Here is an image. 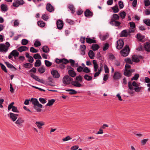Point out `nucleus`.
I'll use <instances>...</instances> for the list:
<instances>
[{"label": "nucleus", "instance_id": "nucleus-1", "mask_svg": "<svg viewBox=\"0 0 150 150\" xmlns=\"http://www.w3.org/2000/svg\"><path fill=\"white\" fill-rule=\"evenodd\" d=\"M30 101L33 105V107L37 112H40L41 111V108H42L43 106L39 103L37 99L32 98L30 100Z\"/></svg>", "mask_w": 150, "mask_h": 150}, {"label": "nucleus", "instance_id": "nucleus-2", "mask_svg": "<svg viewBox=\"0 0 150 150\" xmlns=\"http://www.w3.org/2000/svg\"><path fill=\"white\" fill-rule=\"evenodd\" d=\"M82 77L79 75L78 76H76L75 79V81H72L71 82V84L76 87H80L82 86V85L79 83V82H81L82 81Z\"/></svg>", "mask_w": 150, "mask_h": 150}, {"label": "nucleus", "instance_id": "nucleus-3", "mask_svg": "<svg viewBox=\"0 0 150 150\" xmlns=\"http://www.w3.org/2000/svg\"><path fill=\"white\" fill-rule=\"evenodd\" d=\"M73 79L70 77L68 75H66L64 76L62 79L63 83L66 85L69 84L70 82L72 81Z\"/></svg>", "mask_w": 150, "mask_h": 150}, {"label": "nucleus", "instance_id": "nucleus-4", "mask_svg": "<svg viewBox=\"0 0 150 150\" xmlns=\"http://www.w3.org/2000/svg\"><path fill=\"white\" fill-rule=\"evenodd\" d=\"M129 48V47H124V48L120 52L121 55L124 57H125L128 56L130 51Z\"/></svg>", "mask_w": 150, "mask_h": 150}, {"label": "nucleus", "instance_id": "nucleus-5", "mask_svg": "<svg viewBox=\"0 0 150 150\" xmlns=\"http://www.w3.org/2000/svg\"><path fill=\"white\" fill-rule=\"evenodd\" d=\"M24 3L25 2L23 0H14L13 3V6L14 7H18L23 5Z\"/></svg>", "mask_w": 150, "mask_h": 150}, {"label": "nucleus", "instance_id": "nucleus-6", "mask_svg": "<svg viewBox=\"0 0 150 150\" xmlns=\"http://www.w3.org/2000/svg\"><path fill=\"white\" fill-rule=\"evenodd\" d=\"M139 86V85L135 81H133L132 83L131 81H129L128 82V88L130 91H132L134 90L133 86L136 87H138Z\"/></svg>", "mask_w": 150, "mask_h": 150}, {"label": "nucleus", "instance_id": "nucleus-7", "mask_svg": "<svg viewBox=\"0 0 150 150\" xmlns=\"http://www.w3.org/2000/svg\"><path fill=\"white\" fill-rule=\"evenodd\" d=\"M122 77V74L119 71H115V72L114 74L112 76L114 80H118Z\"/></svg>", "mask_w": 150, "mask_h": 150}, {"label": "nucleus", "instance_id": "nucleus-8", "mask_svg": "<svg viewBox=\"0 0 150 150\" xmlns=\"http://www.w3.org/2000/svg\"><path fill=\"white\" fill-rule=\"evenodd\" d=\"M51 74L54 78H59L60 77V74L58 71L56 70L53 69L51 71Z\"/></svg>", "mask_w": 150, "mask_h": 150}, {"label": "nucleus", "instance_id": "nucleus-9", "mask_svg": "<svg viewBox=\"0 0 150 150\" xmlns=\"http://www.w3.org/2000/svg\"><path fill=\"white\" fill-rule=\"evenodd\" d=\"M57 28L59 30H61L62 29L64 23L63 21L60 20H59L57 21Z\"/></svg>", "mask_w": 150, "mask_h": 150}, {"label": "nucleus", "instance_id": "nucleus-10", "mask_svg": "<svg viewBox=\"0 0 150 150\" xmlns=\"http://www.w3.org/2000/svg\"><path fill=\"white\" fill-rule=\"evenodd\" d=\"M110 24L112 25H115L116 26H118L120 25L121 23L119 22L114 20L113 18H111L110 23Z\"/></svg>", "mask_w": 150, "mask_h": 150}, {"label": "nucleus", "instance_id": "nucleus-11", "mask_svg": "<svg viewBox=\"0 0 150 150\" xmlns=\"http://www.w3.org/2000/svg\"><path fill=\"white\" fill-rule=\"evenodd\" d=\"M47 10L49 12H52L54 11V8L53 6L49 3L47 4L46 6Z\"/></svg>", "mask_w": 150, "mask_h": 150}, {"label": "nucleus", "instance_id": "nucleus-12", "mask_svg": "<svg viewBox=\"0 0 150 150\" xmlns=\"http://www.w3.org/2000/svg\"><path fill=\"white\" fill-rule=\"evenodd\" d=\"M15 115V114L10 112L8 115V116L11 119H12L13 122H14L17 119V117H16Z\"/></svg>", "mask_w": 150, "mask_h": 150}, {"label": "nucleus", "instance_id": "nucleus-13", "mask_svg": "<svg viewBox=\"0 0 150 150\" xmlns=\"http://www.w3.org/2000/svg\"><path fill=\"white\" fill-rule=\"evenodd\" d=\"M24 120L22 119L21 118H19L17 120L16 122L15 123L17 125H18V127H20V126H22V123L23 122Z\"/></svg>", "mask_w": 150, "mask_h": 150}, {"label": "nucleus", "instance_id": "nucleus-14", "mask_svg": "<svg viewBox=\"0 0 150 150\" xmlns=\"http://www.w3.org/2000/svg\"><path fill=\"white\" fill-rule=\"evenodd\" d=\"M132 62L136 63H138L140 61L137 56L135 54L133 55L132 56Z\"/></svg>", "mask_w": 150, "mask_h": 150}, {"label": "nucleus", "instance_id": "nucleus-15", "mask_svg": "<svg viewBox=\"0 0 150 150\" xmlns=\"http://www.w3.org/2000/svg\"><path fill=\"white\" fill-rule=\"evenodd\" d=\"M5 63L6 64L7 67L11 69H13V71H15L17 70V69L14 67L12 64H10L8 62H5Z\"/></svg>", "mask_w": 150, "mask_h": 150}, {"label": "nucleus", "instance_id": "nucleus-16", "mask_svg": "<svg viewBox=\"0 0 150 150\" xmlns=\"http://www.w3.org/2000/svg\"><path fill=\"white\" fill-rule=\"evenodd\" d=\"M86 42L89 44L95 43H96V40H95L91 39L89 38H86Z\"/></svg>", "mask_w": 150, "mask_h": 150}, {"label": "nucleus", "instance_id": "nucleus-17", "mask_svg": "<svg viewBox=\"0 0 150 150\" xmlns=\"http://www.w3.org/2000/svg\"><path fill=\"white\" fill-rule=\"evenodd\" d=\"M85 16L86 17L91 16L93 15V13L89 9H86L84 12Z\"/></svg>", "mask_w": 150, "mask_h": 150}, {"label": "nucleus", "instance_id": "nucleus-18", "mask_svg": "<svg viewBox=\"0 0 150 150\" xmlns=\"http://www.w3.org/2000/svg\"><path fill=\"white\" fill-rule=\"evenodd\" d=\"M124 42L122 40H119L117 41L116 47H123Z\"/></svg>", "mask_w": 150, "mask_h": 150}, {"label": "nucleus", "instance_id": "nucleus-19", "mask_svg": "<svg viewBox=\"0 0 150 150\" xmlns=\"http://www.w3.org/2000/svg\"><path fill=\"white\" fill-rule=\"evenodd\" d=\"M11 54L15 58L18 56L19 53L17 50H14L11 52Z\"/></svg>", "mask_w": 150, "mask_h": 150}, {"label": "nucleus", "instance_id": "nucleus-20", "mask_svg": "<svg viewBox=\"0 0 150 150\" xmlns=\"http://www.w3.org/2000/svg\"><path fill=\"white\" fill-rule=\"evenodd\" d=\"M68 73L69 76L72 77H75L76 74L74 70H69Z\"/></svg>", "mask_w": 150, "mask_h": 150}, {"label": "nucleus", "instance_id": "nucleus-21", "mask_svg": "<svg viewBox=\"0 0 150 150\" xmlns=\"http://www.w3.org/2000/svg\"><path fill=\"white\" fill-rule=\"evenodd\" d=\"M1 10L2 11H6L8 10L7 6L6 4H2L1 6Z\"/></svg>", "mask_w": 150, "mask_h": 150}, {"label": "nucleus", "instance_id": "nucleus-22", "mask_svg": "<svg viewBox=\"0 0 150 150\" xmlns=\"http://www.w3.org/2000/svg\"><path fill=\"white\" fill-rule=\"evenodd\" d=\"M68 7L71 11L72 13H73L75 12V8L73 5L69 4L68 6Z\"/></svg>", "mask_w": 150, "mask_h": 150}, {"label": "nucleus", "instance_id": "nucleus-23", "mask_svg": "<svg viewBox=\"0 0 150 150\" xmlns=\"http://www.w3.org/2000/svg\"><path fill=\"white\" fill-rule=\"evenodd\" d=\"M88 56L91 59H93L95 57V54L92 50H90L88 52Z\"/></svg>", "mask_w": 150, "mask_h": 150}, {"label": "nucleus", "instance_id": "nucleus-24", "mask_svg": "<svg viewBox=\"0 0 150 150\" xmlns=\"http://www.w3.org/2000/svg\"><path fill=\"white\" fill-rule=\"evenodd\" d=\"M132 71H131L130 70L125 69L124 71V74L126 76L128 77L131 75L130 73L132 72Z\"/></svg>", "mask_w": 150, "mask_h": 150}, {"label": "nucleus", "instance_id": "nucleus-25", "mask_svg": "<svg viewBox=\"0 0 150 150\" xmlns=\"http://www.w3.org/2000/svg\"><path fill=\"white\" fill-rule=\"evenodd\" d=\"M137 38L140 41H142V40L144 38V36L142 35L141 34L139 33L137 35Z\"/></svg>", "mask_w": 150, "mask_h": 150}, {"label": "nucleus", "instance_id": "nucleus-26", "mask_svg": "<svg viewBox=\"0 0 150 150\" xmlns=\"http://www.w3.org/2000/svg\"><path fill=\"white\" fill-rule=\"evenodd\" d=\"M55 100L54 99H52L49 100L48 103L46 105V106H51L55 102Z\"/></svg>", "mask_w": 150, "mask_h": 150}, {"label": "nucleus", "instance_id": "nucleus-27", "mask_svg": "<svg viewBox=\"0 0 150 150\" xmlns=\"http://www.w3.org/2000/svg\"><path fill=\"white\" fill-rule=\"evenodd\" d=\"M128 34V33L126 30H124L121 33V36L122 37H127Z\"/></svg>", "mask_w": 150, "mask_h": 150}, {"label": "nucleus", "instance_id": "nucleus-28", "mask_svg": "<svg viewBox=\"0 0 150 150\" xmlns=\"http://www.w3.org/2000/svg\"><path fill=\"white\" fill-rule=\"evenodd\" d=\"M66 91H70L69 93V94L71 95L75 94L77 93L76 91L73 89H67Z\"/></svg>", "mask_w": 150, "mask_h": 150}, {"label": "nucleus", "instance_id": "nucleus-29", "mask_svg": "<svg viewBox=\"0 0 150 150\" xmlns=\"http://www.w3.org/2000/svg\"><path fill=\"white\" fill-rule=\"evenodd\" d=\"M33 64L29 63H27L23 65V67L25 68L30 69L32 67Z\"/></svg>", "mask_w": 150, "mask_h": 150}, {"label": "nucleus", "instance_id": "nucleus-30", "mask_svg": "<svg viewBox=\"0 0 150 150\" xmlns=\"http://www.w3.org/2000/svg\"><path fill=\"white\" fill-rule=\"evenodd\" d=\"M35 124L39 129H41L42 128L41 126L44 125V123L43 122H36Z\"/></svg>", "mask_w": 150, "mask_h": 150}, {"label": "nucleus", "instance_id": "nucleus-31", "mask_svg": "<svg viewBox=\"0 0 150 150\" xmlns=\"http://www.w3.org/2000/svg\"><path fill=\"white\" fill-rule=\"evenodd\" d=\"M112 9L113 11V12L115 13H117L119 11V10L117 4L115 5L114 6L112 7Z\"/></svg>", "mask_w": 150, "mask_h": 150}, {"label": "nucleus", "instance_id": "nucleus-32", "mask_svg": "<svg viewBox=\"0 0 150 150\" xmlns=\"http://www.w3.org/2000/svg\"><path fill=\"white\" fill-rule=\"evenodd\" d=\"M45 70V69L44 66H42L38 69V71L41 74L44 73Z\"/></svg>", "mask_w": 150, "mask_h": 150}, {"label": "nucleus", "instance_id": "nucleus-33", "mask_svg": "<svg viewBox=\"0 0 150 150\" xmlns=\"http://www.w3.org/2000/svg\"><path fill=\"white\" fill-rule=\"evenodd\" d=\"M86 47H80V54L82 55H84L85 54V50Z\"/></svg>", "mask_w": 150, "mask_h": 150}, {"label": "nucleus", "instance_id": "nucleus-34", "mask_svg": "<svg viewBox=\"0 0 150 150\" xmlns=\"http://www.w3.org/2000/svg\"><path fill=\"white\" fill-rule=\"evenodd\" d=\"M28 47H18L17 50L20 52L26 51L28 50Z\"/></svg>", "mask_w": 150, "mask_h": 150}, {"label": "nucleus", "instance_id": "nucleus-35", "mask_svg": "<svg viewBox=\"0 0 150 150\" xmlns=\"http://www.w3.org/2000/svg\"><path fill=\"white\" fill-rule=\"evenodd\" d=\"M83 77L85 80L88 81H90L92 79V77L88 74L85 75Z\"/></svg>", "mask_w": 150, "mask_h": 150}, {"label": "nucleus", "instance_id": "nucleus-36", "mask_svg": "<svg viewBox=\"0 0 150 150\" xmlns=\"http://www.w3.org/2000/svg\"><path fill=\"white\" fill-rule=\"evenodd\" d=\"M41 61L40 59H37L35 63L34 66L35 67H38L41 65Z\"/></svg>", "mask_w": 150, "mask_h": 150}, {"label": "nucleus", "instance_id": "nucleus-37", "mask_svg": "<svg viewBox=\"0 0 150 150\" xmlns=\"http://www.w3.org/2000/svg\"><path fill=\"white\" fill-rule=\"evenodd\" d=\"M60 62H62L61 63L63 64H67L69 62V61L66 59L63 58L61 59Z\"/></svg>", "mask_w": 150, "mask_h": 150}, {"label": "nucleus", "instance_id": "nucleus-38", "mask_svg": "<svg viewBox=\"0 0 150 150\" xmlns=\"http://www.w3.org/2000/svg\"><path fill=\"white\" fill-rule=\"evenodd\" d=\"M125 61L127 64H133V62L132 60H131V59L129 58H127L125 59Z\"/></svg>", "mask_w": 150, "mask_h": 150}, {"label": "nucleus", "instance_id": "nucleus-39", "mask_svg": "<svg viewBox=\"0 0 150 150\" xmlns=\"http://www.w3.org/2000/svg\"><path fill=\"white\" fill-rule=\"evenodd\" d=\"M38 25L40 27H43L45 26V23L42 21H38Z\"/></svg>", "mask_w": 150, "mask_h": 150}, {"label": "nucleus", "instance_id": "nucleus-40", "mask_svg": "<svg viewBox=\"0 0 150 150\" xmlns=\"http://www.w3.org/2000/svg\"><path fill=\"white\" fill-rule=\"evenodd\" d=\"M119 16L117 14L114 13L112 15V18H113L115 21L118 20L119 19Z\"/></svg>", "mask_w": 150, "mask_h": 150}, {"label": "nucleus", "instance_id": "nucleus-41", "mask_svg": "<svg viewBox=\"0 0 150 150\" xmlns=\"http://www.w3.org/2000/svg\"><path fill=\"white\" fill-rule=\"evenodd\" d=\"M0 65L1 69L4 71L5 72H7L6 68V67L2 63H0Z\"/></svg>", "mask_w": 150, "mask_h": 150}, {"label": "nucleus", "instance_id": "nucleus-42", "mask_svg": "<svg viewBox=\"0 0 150 150\" xmlns=\"http://www.w3.org/2000/svg\"><path fill=\"white\" fill-rule=\"evenodd\" d=\"M41 45L40 41L39 40H36L34 43V45L35 47L40 46Z\"/></svg>", "mask_w": 150, "mask_h": 150}, {"label": "nucleus", "instance_id": "nucleus-43", "mask_svg": "<svg viewBox=\"0 0 150 150\" xmlns=\"http://www.w3.org/2000/svg\"><path fill=\"white\" fill-rule=\"evenodd\" d=\"M139 76V74H135L134 76V77L132 78L131 80L132 81L133 80H137Z\"/></svg>", "mask_w": 150, "mask_h": 150}, {"label": "nucleus", "instance_id": "nucleus-44", "mask_svg": "<svg viewBox=\"0 0 150 150\" xmlns=\"http://www.w3.org/2000/svg\"><path fill=\"white\" fill-rule=\"evenodd\" d=\"M121 18L123 19L125 18L126 16V13L124 11H121L119 13Z\"/></svg>", "mask_w": 150, "mask_h": 150}, {"label": "nucleus", "instance_id": "nucleus-45", "mask_svg": "<svg viewBox=\"0 0 150 150\" xmlns=\"http://www.w3.org/2000/svg\"><path fill=\"white\" fill-rule=\"evenodd\" d=\"M144 23L147 26H150V20L145 19L143 20Z\"/></svg>", "mask_w": 150, "mask_h": 150}, {"label": "nucleus", "instance_id": "nucleus-46", "mask_svg": "<svg viewBox=\"0 0 150 150\" xmlns=\"http://www.w3.org/2000/svg\"><path fill=\"white\" fill-rule=\"evenodd\" d=\"M10 44L8 42H6L5 44H0V47H9Z\"/></svg>", "mask_w": 150, "mask_h": 150}, {"label": "nucleus", "instance_id": "nucleus-47", "mask_svg": "<svg viewBox=\"0 0 150 150\" xmlns=\"http://www.w3.org/2000/svg\"><path fill=\"white\" fill-rule=\"evenodd\" d=\"M45 65L47 67H50L52 65V63L48 60H45Z\"/></svg>", "mask_w": 150, "mask_h": 150}, {"label": "nucleus", "instance_id": "nucleus-48", "mask_svg": "<svg viewBox=\"0 0 150 150\" xmlns=\"http://www.w3.org/2000/svg\"><path fill=\"white\" fill-rule=\"evenodd\" d=\"M8 47H0V52H6L8 50Z\"/></svg>", "mask_w": 150, "mask_h": 150}, {"label": "nucleus", "instance_id": "nucleus-49", "mask_svg": "<svg viewBox=\"0 0 150 150\" xmlns=\"http://www.w3.org/2000/svg\"><path fill=\"white\" fill-rule=\"evenodd\" d=\"M83 71L84 72L88 73H90L91 71L88 67H85L83 69Z\"/></svg>", "mask_w": 150, "mask_h": 150}, {"label": "nucleus", "instance_id": "nucleus-50", "mask_svg": "<svg viewBox=\"0 0 150 150\" xmlns=\"http://www.w3.org/2000/svg\"><path fill=\"white\" fill-rule=\"evenodd\" d=\"M104 67L105 72L107 74L109 73V70L108 66L106 65L105 64L104 65Z\"/></svg>", "mask_w": 150, "mask_h": 150}, {"label": "nucleus", "instance_id": "nucleus-51", "mask_svg": "<svg viewBox=\"0 0 150 150\" xmlns=\"http://www.w3.org/2000/svg\"><path fill=\"white\" fill-rule=\"evenodd\" d=\"M33 57L35 59H41V57L40 55L38 53L35 54L34 55Z\"/></svg>", "mask_w": 150, "mask_h": 150}, {"label": "nucleus", "instance_id": "nucleus-52", "mask_svg": "<svg viewBox=\"0 0 150 150\" xmlns=\"http://www.w3.org/2000/svg\"><path fill=\"white\" fill-rule=\"evenodd\" d=\"M28 40L26 39H23L22 40L21 43L23 45H26L28 43Z\"/></svg>", "mask_w": 150, "mask_h": 150}, {"label": "nucleus", "instance_id": "nucleus-53", "mask_svg": "<svg viewBox=\"0 0 150 150\" xmlns=\"http://www.w3.org/2000/svg\"><path fill=\"white\" fill-rule=\"evenodd\" d=\"M30 76L31 77H32V78H33V79H35L37 81V80H38L39 78V77L38 76L35 75H34V74L32 73L30 74Z\"/></svg>", "mask_w": 150, "mask_h": 150}, {"label": "nucleus", "instance_id": "nucleus-54", "mask_svg": "<svg viewBox=\"0 0 150 150\" xmlns=\"http://www.w3.org/2000/svg\"><path fill=\"white\" fill-rule=\"evenodd\" d=\"M39 100L41 103L43 104H45L46 102V100L43 98H40Z\"/></svg>", "mask_w": 150, "mask_h": 150}, {"label": "nucleus", "instance_id": "nucleus-55", "mask_svg": "<svg viewBox=\"0 0 150 150\" xmlns=\"http://www.w3.org/2000/svg\"><path fill=\"white\" fill-rule=\"evenodd\" d=\"M71 139L72 138L71 137L69 136H68L66 137L63 138L62 140L63 141L65 142L71 140Z\"/></svg>", "mask_w": 150, "mask_h": 150}, {"label": "nucleus", "instance_id": "nucleus-56", "mask_svg": "<svg viewBox=\"0 0 150 150\" xmlns=\"http://www.w3.org/2000/svg\"><path fill=\"white\" fill-rule=\"evenodd\" d=\"M142 87H135L134 88V90L135 92L138 93L140 92L141 90V89Z\"/></svg>", "mask_w": 150, "mask_h": 150}, {"label": "nucleus", "instance_id": "nucleus-57", "mask_svg": "<svg viewBox=\"0 0 150 150\" xmlns=\"http://www.w3.org/2000/svg\"><path fill=\"white\" fill-rule=\"evenodd\" d=\"M144 3L146 6H148L150 4V2L149 0H144Z\"/></svg>", "mask_w": 150, "mask_h": 150}, {"label": "nucleus", "instance_id": "nucleus-58", "mask_svg": "<svg viewBox=\"0 0 150 150\" xmlns=\"http://www.w3.org/2000/svg\"><path fill=\"white\" fill-rule=\"evenodd\" d=\"M83 67L81 66H79V67L77 68V71L79 72H81L83 70Z\"/></svg>", "mask_w": 150, "mask_h": 150}, {"label": "nucleus", "instance_id": "nucleus-59", "mask_svg": "<svg viewBox=\"0 0 150 150\" xmlns=\"http://www.w3.org/2000/svg\"><path fill=\"white\" fill-rule=\"evenodd\" d=\"M30 51L33 53H36L38 52V50L34 48V47H30Z\"/></svg>", "mask_w": 150, "mask_h": 150}, {"label": "nucleus", "instance_id": "nucleus-60", "mask_svg": "<svg viewBox=\"0 0 150 150\" xmlns=\"http://www.w3.org/2000/svg\"><path fill=\"white\" fill-rule=\"evenodd\" d=\"M118 4L120 9H122L124 7V5L123 2L122 1H119Z\"/></svg>", "mask_w": 150, "mask_h": 150}, {"label": "nucleus", "instance_id": "nucleus-61", "mask_svg": "<svg viewBox=\"0 0 150 150\" xmlns=\"http://www.w3.org/2000/svg\"><path fill=\"white\" fill-rule=\"evenodd\" d=\"M69 62L71 64V66L73 67H75L74 65L75 64V61L72 59H70L69 60Z\"/></svg>", "mask_w": 150, "mask_h": 150}, {"label": "nucleus", "instance_id": "nucleus-62", "mask_svg": "<svg viewBox=\"0 0 150 150\" xmlns=\"http://www.w3.org/2000/svg\"><path fill=\"white\" fill-rule=\"evenodd\" d=\"M43 51L45 53H47L49 51V47H42Z\"/></svg>", "mask_w": 150, "mask_h": 150}, {"label": "nucleus", "instance_id": "nucleus-63", "mask_svg": "<svg viewBox=\"0 0 150 150\" xmlns=\"http://www.w3.org/2000/svg\"><path fill=\"white\" fill-rule=\"evenodd\" d=\"M12 110L13 112H14L18 113L19 112V111L18 110L17 108L15 106H14V107H13V108L12 109Z\"/></svg>", "mask_w": 150, "mask_h": 150}, {"label": "nucleus", "instance_id": "nucleus-64", "mask_svg": "<svg viewBox=\"0 0 150 150\" xmlns=\"http://www.w3.org/2000/svg\"><path fill=\"white\" fill-rule=\"evenodd\" d=\"M79 148L78 145H75L71 147V150H76L77 149Z\"/></svg>", "mask_w": 150, "mask_h": 150}]
</instances>
